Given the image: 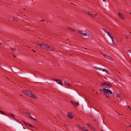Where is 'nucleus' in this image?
Here are the masks:
<instances>
[{"label":"nucleus","mask_w":131,"mask_h":131,"mask_svg":"<svg viewBox=\"0 0 131 131\" xmlns=\"http://www.w3.org/2000/svg\"><path fill=\"white\" fill-rule=\"evenodd\" d=\"M114 80H115V81H117H117H118V79H117V78H115V79H114Z\"/></svg>","instance_id":"nucleus-32"},{"label":"nucleus","mask_w":131,"mask_h":131,"mask_svg":"<svg viewBox=\"0 0 131 131\" xmlns=\"http://www.w3.org/2000/svg\"><path fill=\"white\" fill-rule=\"evenodd\" d=\"M25 9V10H26V9H25V8H24V9Z\"/></svg>","instance_id":"nucleus-50"},{"label":"nucleus","mask_w":131,"mask_h":131,"mask_svg":"<svg viewBox=\"0 0 131 131\" xmlns=\"http://www.w3.org/2000/svg\"><path fill=\"white\" fill-rule=\"evenodd\" d=\"M0 112H1L2 113H3V114L5 115H8L7 114L5 113L4 112H3L2 111H1Z\"/></svg>","instance_id":"nucleus-24"},{"label":"nucleus","mask_w":131,"mask_h":131,"mask_svg":"<svg viewBox=\"0 0 131 131\" xmlns=\"http://www.w3.org/2000/svg\"><path fill=\"white\" fill-rule=\"evenodd\" d=\"M127 107H128L129 108V109L130 110H131V108L129 106H128Z\"/></svg>","instance_id":"nucleus-39"},{"label":"nucleus","mask_w":131,"mask_h":131,"mask_svg":"<svg viewBox=\"0 0 131 131\" xmlns=\"http://www.w3.org/2000/svg\"><path fill=\"white\" fill-rule=\"evenodd\" d=\"M30 130H31L32 131V130H33L31 128H30Z\"/></svg>","instance_id":"nucleus-44"},{"label":"nucleus","mask_w":131,"mask_h":131,"mask_svg":"<svg viewBox=\"0 0 131 131\" xmlns=\"http://www.w3.org/2000/svg\"><path fill=\"white\" fill-rule=\"evenodd\" d=\"M118 114H119V115H122V114H119V113H118Z\"/></svg>","instance_id":"nucleus-43"},{"label":"nucleus","mask_w":131,"mask_h":131,"mask_svg":"<svg viewBox=\"0 0 131 131\" xmlns=\"http://www.w3.org/2000/svg\"><path fill=\"white\" fill-rule=\"evenodd\" d=\"M1 111V110H0V112Z\"/></svg>","instance_id":"nucleus-59"},{"label":"nucleus","mask_w":131,"mask_h":131,"mask_svg":"<svg viewBox=\"0 0 131 131\" xmlns=\"http://www.w3.org/2000/svg\"><path fill=\"white\" fill-rule=\"evenodd\" d=\"M118 15L119 16V17L122 20L124 19V16L120 13H119L118 14Z\"/></svg>","instance_id":"nucleus-12"},{"label":"nucleus","mask_w":131,"mask_h":131,"mask_svg":"<svg viewBox=\"0 0 131 131\" xmlns=\"http://www.w3.org/2000/svg\"><path fill=\"white\" fill-rule=\"evenodd\" d=\"M70 82H71L69 79H67L64 81L65 85L67 86L70 87L71 85L70 84Z\"/></svg>","instance_id":"nucleus-3"},{"label":"nucleus","mask_w":131,"mask_h":131,"mask_svg":"<svg viewBox=\"0 0 131 131\" xmlns=\"http://www.w3.org/2000/svg\"><path fill=\"white\" fill-rule=\"evenodd\" d=\"M107 86H105L102 89H99V90L101 92H103L105 94L110 95L113 94V93L112 91L108 89H106Z\"/></svg>","instance_id":"nucleus-2"},{"label":"nucleus","mask_w":131,"mask_h":131,"mask_svg":"<svg viewBox=\"0 0 131 131\" xmlns=\"http://www.w3.org/2000/svg\"><path fill=\"white\" fill-rule=\"evenodd\" d=\"M9 114L11 116L14 117H15V115L14 114H12V113H10Z\"/></svg>","instance_id":"nucleus-26"},{"label":"nucleus","mask_w":131,"mask_h":131,"mask_svg":"<svg viewBox=\"0 0 131 131\" xmlns=\"http://www.w3.org/2000/svg\"><path fill=\"white\" fill-rule=\"evenodd\" d=\"M1 43L0 42V45H1Z\"/></svg>","instance_id":"nucleus-54"},{"label":"nucleus","mask_w":131,"mask_h":131,"mask_svg":"<svg viewBox=\"0 0 131 131\" xmlns=\"http://www.w3.org/2000/svg\"><path fill=\"white\" fill-rule=\"evenodd\" d=\"M87 125L91 128V127H92V125L90 123H88Z\"/></svg>","instance_id":"nucleus-19"},{"label":"nucleus","mask_w":131,"mask_h":131,"mask_svg":"<svg viewBox=\"0 0 131 131\" xmlns=\"http://www.w3.org/2000/svg\"><path fill=\"white\" fill-rule=\"evenodd\" d=\"M129 110V108H127V110Z\"/></svg>","instance_id":"nucleus-52"},{"label":"nucleus","mask_w":131,"mask_h":131,"mask_svg":"<svg viewBox=\"0 0 131 131\" xmlns=\"http://www.w3.org/2000/svg\"><path fill=\"white\" fill-rule=\"evenodd\" d=\"M106 86H108V87H109V88H110V87H112V85L110 83H107V82Z\"/></svg>","instance_id":"nucleus-16"},{"label":"nucleus","mask_w":131,"mask_h":131,"mask_svg":"<svg viewBox=\"0 0 131 131\" xmlns=\"http://www.w3.org/2000/svg\"><path fill=\"white\" fill-rule=\"evenodd\" d=\"M13 57L14 58H15V57H16V56H15V55L14 54H13Z\"/></svg>","instance_id":"nucleus-37"},{"label":"nucleus","mask_w":131,"mask_h":131,"mask_svg":"<svg viewBox=\"0 0 131 131\" xmlns=\"http://www.w3.org/2000/svg\"><path fill=\"white\" fill-rule=\"evenodd\" d=\"M109 88V87H108V86H107V88H106H106Z\"/></svg>","instance_id":"nucleus-49"},{"label":"nucleus","mask_w":131,"mask_h":131,"mask_svg":"<svg viewBox=\"0 0 131 131\" xmlns=\"http://www.w3.org/2000/svg\"><path fill=\"white\" fill-rule=\"evenodd\" d=\"M68 117L70 119H72L73 118V116H72V113H69L67 114Z\"/></svg>","instance_id":"nucleus-9"},{"label":"nucleus","mask_w":131,"mask_h":131,"mask_svg":"<svg viewBox=\"0 0 131 131\" xmlns=\"http://www.w3.org/2000/svg\"><path fill=\"white\" fill-rule=\"evenodd\" d=\"M103 1H106V0H103Z\"/></svg>","instance_id":"nucleus-48"},{"label":"nucleus","mask_w":131,"mask_h":131,"mask_svg":"<svg viewBox=\"0 0 131 131\" xmlns=\"http://www.w3.org/2000/svg\"><path fill=\"white\" fill-rule=\"evenodd\" d=\"M46 48L47 50H49L51 51H53V50L54 49V47L52 46H50L48 45H47Z\"/></svg>","instance_id":"nucleus-6"},{"label":"nucleus","mask_w":131,"mask_h":131,"mask_svg":"<svg viewBox=\"0 0 131 131\" xmlns=\"http://www.w3.org/2000/svg\"><path fill=\"white\" fill-rule=\"evenodd\" d=\"M53 80L56 82H57L58 81H59V80L58 79H53Z\"/></svg>","instance_id":"nucleus-29"},{"label":"nucleus","mask_w":131,"mask_h":131,"mask_svg":"<svg viewBox=\"0 0 131 131\" xmlns=\"http://www.w3.org/2000/svg\"><path fill=\"white\" fill-rule=\"evenodd\" d=\"M109 37H110L111 39L114 38V37H113L111 35H110Z\"/></svg>","instance_id":"nucleus-30"},{"label":"nucleus","mask_w":131,"mask_h":131,"mask_svg":"<svg viewBox=\"0 0 131 131\" xmlns=\"http://www.w3.org/2000/svg\"><path fill=\"white\" fill-rule=\"evenodd\" d=\"M124 38H125V39H128V36L127 35H125L124 36Z\"/></svg>","instance_id":"nucleus-21"},{"label":"nucleus","mask_w":131,"mask_h":131,"mask_svg":"<svg viewBox=\"0 0 131 131\" xmlns=\"http://www.w3.org/2000/svg\"><path fill=\"white\" fill-rule=\"evenodd\" d=\"M42 81L39 80V81H38V82H36L37 83H42Z\"/></svg>","instance_id":"nucleus-28"},{"label":"nucleus","mask_w":131,"mask_h":131,"mask_svg":"<svg viewBox=\"0 0 131 131\" xmlns=\"http://www.w3.org/2000/svg\"><path fill=\"white\" fill-rule=\"evenodd\" d=\"M32 1H33L34 0H31Z\"/></svg>","instance_id":"nucleus-56"},{"label":"nucleus","mask_w":131,"mask_h":131,"mask_svg":"<svg viewBox=\"0 0 131 131\" xmlns=\"http://www.w3.org/2000/svg\"><path fill=\"white\" fill-rule=\"evenodd\" d=\"M95 68L96 69L102 70L103 71H105L106 73L108 74L109 72L107 70L105 69H102L101 68H98L96 67H95Z\"/></svg>","instance_id":"nucleus-5"},{"label":"nucleus","mask_w":131,"mask_h":131,"mask_svg":"<svg viewBox=\"0 0 131 131\" xmlns=\"http://www.w3.org/2000/svg\"><path fill=\"white\" fill-rule=\"evenodd\" d=\"M130 61L131 62V61Z\"/></svg>","instance_id":"nucleus-60"},{"label":"nucleus","mask_w":131,"mask_h":131,"mask_svg":"<svg viewBox=\"0 0 131 131\" xmlns=\"http://www.w3.org/2000/svg\"><path fill=\"white\" fill-rule=\"evenodd\" d=\"M131 127V125H130L129 126H128V127Z\"/></svg>","instance_id":"nucleus-45"},{"label":"nucleus","mask_w":131,"mask_h":131,"mask_svg":"<svg viewBox=\"0 0 131 131\" xmlns=\"http://www.w3.org/2000/svg\"><path fill=\"white\" fill-rule=\"evenodd\" d=\"M114 103H115V102H114Z\"/></svg>","instance_id":"nucleus-58"},{"label":"nucleus","mask_w":131,"mask_h":131,"mask_svg":"<svg viewBox=\"0 0 131 131\" xmlns=\"http://www.w3.org/2000/svg\"><path fill=\"white\" fill-rule=\"evenodd\" d=\"M32 50L34 52H35V50H34V49H32Z\"/></svg>","instance_id":"nucleus-41"},{"label":"nucleus","mask_w":131,"mask_h":131,"mask_svg":"<svg viewBox=\"0 0 131 131\" xmlns=\"http://www.w3.org/2000/svg\"><path fill=\"white\" fill-rule=\"evenodd\" d=\"M96 15H97L96 14L95 15V17H96Z\"/></svg>","instance_id":"nucleus-47"},{"label":"nucleus","mask_w":131,"mask_h":131,"mask_svg":"<svg viewBox=\"0 0 131 131\" xmlns=\"http://www.w3.org/2000/svg\"><path fill=\"white\" fill-rule=\"evenodd\" d=\"M23 128L24 129H25V128L23 126Z\"/></svg>","instance_id":"nucleus-46"},{"label":"nucleus","mask_w":131,"mask_h":131,"mask_svg":"<svg viewBox=\"0 0 131 131\" xmlns=\"http://www.w3.org/2000/svg\"><path fill=\"white\" fill-rule=\"evenodd\" d=\"M112 39V44H113V45H114V46H117V44L116 43H115L114 42V39L113 38L112 39Z\"/></svg>","instance_id":"nucleus-13"},{"label":"nucleus","mask_w":131,"mask_h":131,"mask_svg":"<svg viewBox=\"0 0 131 131\" xmlns=\"http://www.w3.org/2000/svg\"><path fill=\"white\" fill-rule=\"evenodd\" d=\"M77 31L79 34L82 36H87V35L86 34L83 32L82 31L78 30Z\"/></svg>","instance_id":"nucleus-7"},{"label":"nucleus","mask_w":131,"mask_h":131,"mask_svg":"<svg viewBox=\"0 0 131 131\" xmlns=\"http://www.w3.org/2000/svg\"><path fill=\"white\" fill-rule=\"evenodd\" d=\"M37 45H39L40 46V47L42 48H46L47 47L46 46H47V45H46L43 43H40L39 44H37Z\"/></svg>","instance_id":"nucleus-4"},{"label":"nucleus","mask_w":131,"mask_h":131,"mask_svg":"<svg viewBox=\"0 0 131 131\" xmlns=\"http://www.w3.org/2000/svg\"><path fill=\"white\" fill-rule=\"evenodd\" d=\"M116 97H118L119 98L121 99V97H120V94L119 93H117L116 94Z\"/></svg>","instance_id":"nucleus-17"},{"label":"nucleus","mask_w":131,"mask_h":131,"mask_svg":"<svg viewBox=\"0 0 131 131\" xmlns=\"http://www.w3.org/2000/svg\"><path fill=\"white\" fill-rule=\"evenodd\" d=\"M105 97H108V98H109V97H108V96H107V95H106V94H105Z\"/></svg>","instance_id":"nucleus-36"},{"label":"nucleus","mask_w":131,"mask_h":131,"mask_svg":"<svg viewBox=\"0 0 131 131\" xmlns=\"http://www.w3.org/2000/svg\"><path fill=\"white\" fill-rule=\"evenodd\" d=\"M11 49L12 51H15L16 50V49L15 48H11Z\"/></svg>","instance_id":"nucleus-22"},{"label":"nucleus","mask_w":131,"mask_h":131,"mask_svg":"<svg viewBox=\"0 0 131 131\" xmlns=\"http://www.w3.org/2000/svg\"><path fill=\"white\" fill-rule=\"evenodd\" d=\"M67 28L69 29L70 30V31H75V30L73 29H72V28H71L70 27H69V26H68V27H67Z\"/></svg>","instance_id":"nucleus-15"},{"label":"nucleus","mask_w":131,"mask_h":131,"mask_svg":"<svg viewBox=\"0 0 131 131\" xmlns=\"http://www.w3.org/2000/svg\"><path fill=\"white\" fill-rule=\"evenodd\" d=\"M85 13L89 14V15L91 17L93 18H94V15H93L90 12L88 11H85Z\"/></svg>","instance_id":"nucleus-11"},{"label":"nucleus","mask_w":131,"mask_h":131,"mask_svg":"<svg viewBox=\"0 0 131 131\" xmlns=\"http://www.w3.org/2000/svg\"><path fill=\"white\" fill-rule=\"evenodd\" d=\"M32 131H34V130H32Z\"/></svg>","instance_id":"nucleus-61"},{"label":"nucleus","mask_w":131,"mask_h":131,"mask_svg":"<svg viewBox=\"0 0 131 131\" xmlns=\"http://www.w3.org/2000/svg\"><path fill=\"white\" fill-rule=\"evenodd\" d=\"M58 81V84L61 85H63V84L62 83L61 81H60L59 80V81Z\"/></svg>","instance_id":"nucleus-25"},{"label":"nucleus","mask_w":131,"mask_h":131,"mask_svg":"<svg viewBox=\"0 0 131 131\" xmlns=\"http://www.w3.org/2000/svg\"><path fill=\"white\" fill-rule=\"evenodd\" d=\"M91 129L92 130H94V131H97L96 130H95V128L94 127H91Z\"/></svg>","instance_id":"nucleus-27"},{"label":"nucleus","mask_w":131,"mask_h":131,"mask_svg":"<svg viewBox=\"0 0 131 131\" xmlns=\"http://www.w3.org/2000/svg\"><path fill=\"white\" fill-rule=\"evenodd\" d=\"M69 40V39H67V40Z\"/></svg>","instance_id":"nucleus-57"},{"label":"nucleus","mask_w":131,"mask_h":131,"mask_svg":"<svg viewBox=\"0 0 131 131\" xmlns=\"http://www.w3.org/2000/svg\"><path fill=\"white\" fill-rule=\"evenodd\" d=\"M107 84V82H103L101 84V85H104L105 86H106Z\"/></svg>","instance_id":"nucleus-18"},{"label":"nucleus","mask_w":131,"mask_h":131,"mask_svg":"<svg viewBox=\"0 0 131 131\" xmlns=\"http://www.w3.org/2000/svg\"><path fill=\"white\" fill-rule=\"evenodd\" d=\"M102 54H103V55L104 57L110 60H111V59L112 58L110 56H107L105 54H103V53H102Z\"/></svg>","instance_id":"nucleus-10"},{"label":"nucleus","mask_w":131,"mask_h":131,"mask_svg":"<svg viewBox=\"0 0 131 131\" xmlns=\"http://www.w3.org/2000/svg\"><path fill=\"white\" fill-rule=\"evenodd\" d=\"M128 51L131 53V50H128Z\"/></svg>","instance_id":"nucleus-35"},{"label":"nucleus","mask_w":131,"mask_h":131,"mask_svg":"<svg viewBox=\"0 0 131 131\" xmlns=\"http://www.w3.org/2000/svg\"><path fill=\"white\" fill-rule=\"evenodd\" d=\"M103 30L105 31V32L107 33V32L106 30L105 29H103Z\"/></svg>","instance_id":"nucleus-34"},{"label":"nucleus","mask_w":131,"mask_h":131,"mask_svg":"<svg viewBox=\"0 0 131 131\" xmlns=\"http://www.w3.org/2000/svg\"><path fill=\"white\" fill-rule=\"evenodd\" d=\"M13 20L14 21H18L17 19L15 18H13Z\"/></svg>","instance_id":"nucleus-20"},{"label":"nucleus","mask_w":131,"mask_h":131,"mask_svg":"<svg viewBox=\"0 0 131 131\" xmlns=\"http://www.w3.org/2000/svg\"><path fill=\"white\" fill-rule=\"evenodd\" d=\"M41 21H44V20H43V19H42V20H41Z\"/></svg>","instance_id":"nucleus-42"},{"label":"nucleus","mask_w":131,"mask_h":131,"mask_svg":"<svg viewBox=\"0 0 131 131\" xmlns=\"http://www.w3.org/2000/svg\"><path fill=\"white\" fill-rule=\"evenodd\" d=\"M107 33V34H108V36H110V35H110V33H109V32H107V33Z\"/></svg>","instance_id":"nucleus-31"},{"label":"nucleus","mask_w":131,"mask_h":131,"mask_svg":"<svg viewBox=\"0 0 131 131\" xmlns=\"http://www.w3.org/2000/svg\"><path fill=\"white\" fill-rule=\"evenodd\" d=\"M32 119H33L34 120V121H37V120L36 119H35V118H32Z\"/></svg>","instance_id":"nucleus-33"},{"label":"nucleus","mask_w":131,"mask_h":131,"mask_svg":"<svg viewBox=\"0 0 131 131\" xmlns=\"http://www.w3.org/2000/svg\"><path fill=\"white\" fill-rule=\"evenodd\" d=\"M101 131H104L103 130H101Z\"/></svg>","instance_id":"nucleus-55"},{"label":"nucleus","mask_w":131,"mask_h":131,"mask_svg":"<svg viewBox=\"0 0 131 131\" xmlns=\"http://www.w3.org/2000/svg\"><path fill=\"white\" fill-rule=\"evenodd\" d=\"M23 123H25L27 125L29 126L30 127H32V128H34V127L33 126H32V125H31L30 124H29L28 123H27L25 122L24 121H23Z\"/></svg>","instance_id":"nucleus-14"},{"label":"nucleus","mask_w":131,"mask_h":131,"mask_svg":"<svg viewBox=\"0 0 131 131\" xmlns=\"http://www.w3.org/2000/svg\"><path fill=\"white\" fill-rule=\"evenodd\" d=\"M25 114H26L27 115L29 116H29L30 115V114L29 112H26L25 113Z\"/></svg>","instance_id":"nucleus-23"},{"label":"nucleus","mask_w":131,"mask_h":131,"mask_svg":"<svg viewBox=\"0 0 131 131\" xmlns=\"http://www.w3.org/2000/svg\"><path fill=\"white\" fill-rule=\"evenodd\" d=\"M20 95L22 97H23V96H22V95Z\"/></svg>","instance_id":"nucleus-51"},{"label":"nucleus","mask_w":131,"mask_h":131,"mask_svg":"<svg viewBox=\"0 0 131 131\" xmlns=\"http://www.w3.org/2000/svg\"><path fill=\"white\" fill-rule=\"evenodd\" d=\"M22 92L31 98L36 99L37 98V96L34 94L32 93L31 91L26 90H23Z\"/></svg>","instance_id":"nucleus-1"},{"label":"nucleus","mask_w":131,"mask_h":131,"mask_svg":"<svg viewBox=\"0 0 131 131\" xmlns=\"http://www.w3.org/2000/svg\"><path fill=\"white\" fill-rule=\"evenodd\" d=\"M29 116L31 118V119H32V118H33V117H32V116H31V115H30Z\"/></svg>","instance_id":"nucleus-38"},{"label":"nucleus","mask_w":131,"mask_h":131,"mask_svg":"<svg viewBox=\"0 0 131 131\" xmlns=\"http://www.w3.org/2000/svg\"><path fill=\"white\" fill-rule=\"evenodd\" d=\"M14 118V119L15 120H16V121H17L18 122H19V121H18V120H17L16 118Z\"/></svg>","instance_id":"nucleus-40"},{"label":"nucleus","mask_w":131,"mask_h":131,"mask_svg":"<svg viewBox=\"0 0 131 131\" xmlns=\"http://www.w3.org/2000/svg\"><path fill=\"white\" fill-rule=\"evenodd\" d=\"M130 14H131V13H130Z\"/></svg>","instance_id":"nucleus-53"},{"label":"nucleus","mask_w":131,"mask_h":131,"mask_svg":"<svg viewBox=\"0 0 131 131\" xmlns=\"http://www.w3.org/2000/svg\"><path fill=\"white\" fill-rule=\"evenodd\" d=\"M71 102L75 107L78 106L79 105V103L78 102H75L72 101H71Z\"/></svg>","instance_id":"nucleus-8"}]
</instances>
